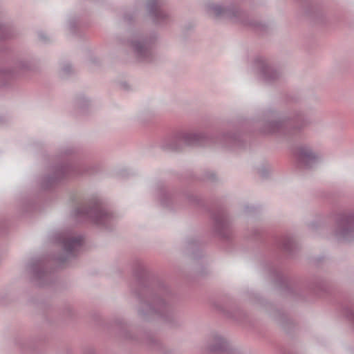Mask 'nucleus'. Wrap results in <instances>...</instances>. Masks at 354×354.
I'll list each match as a JSON object with an SVG mask.
<instances>
[{"mask_svg":"<svg viewBox=\"0 0 354 354\" xmlns=\"http://www.w3.org/2000/svg\"><path fill=\"white\" fill-rule=\"evenodd\" d=\"M81 240L80 239H67L64 241V247L66 250L71 251L77 245H80Z\"/></svg>","mask_w":354,"mask_h":354,"instance_id":"1","label":"nucleus"}]
</instances>
